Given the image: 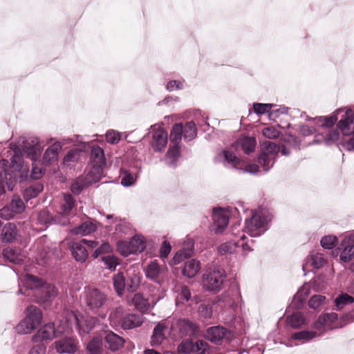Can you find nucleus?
<instances>
[{
	"instance_id": "14",
	"label": "nucleus",
	"mask_w": 354,
	"mask_h": 354,
	"mask_svg": "<svg viewBox=\"0 0 354 354\" xmlns=\"http://www.w3.org/2000/svg\"><path fill=\"white\" fill-rule=\"evenodd\" d=\"M57 295V290L55 286L44 283L38 292H35L38 302L47 303L53 301Z\"/></svg>"
},
{
	"instance_id": "17",
	"label": "nucleus",
	"mask_w": 354,
	"mask_h": 354,
	"mask_svg": "<svg viewBox=\"0 0 354 354\" xmlns=\"http://www.w3.org/2000/svg\"><path fill=\"white\" fill-rule=\"evenodd\" d=\"M55 346L57 351L59 353L72 354L77 350L75 340L72 337H64L56 341Z\"/></svg>"
},
{
	"instance_id": "56",
	"label": "nucleus",
	"mask_w": 354,
	"mask_h": 354,
	"mask_svg": "<svg viewBox=\"0 0 354 354\" xmlns=\"http://www.w3.org/2000/svg\"><path fill=\"white\" fill-rule=\"evenodd\" d=\"M325 297L320 295H316L310 299L308 301V306L310 308L315 310L323 305L325 303Z\"/></svg>"
},
{
	"instance_id": "23",
	"label": "nucleus",
	"mask_w": 354,
	"mask_h": 354,
	"mask_svg": "<svg viewBox=\"0 0 354 354\" xmlns=\"http://www.w3.org/2000/svg\"><path fill=\"white\" fill-rule=\"evenodd\" d=\"M337 317L336 313H327L319 316L314 324V328L319 330L331 328V324L337 319Z\"/></svg>"
},
{
	"instance_id": "21",
	"label": "nucleus",
	"mask_w": 354,
	"mask_h": 354,
	"mask_svg": "<svg viewBox=\"0 0 354 354\" xmlns=\"http://www.w3.org/2000/svg\"><path fill=\"white\" fill-rule=\"evenodd\" d=\"M180 333L187 336H196L199 333V327L188 319H180L178 322Z\"/></svg>"
},
{
	"instance_id": "47",
	"label": "nucleus",
	"mask_w": 354,
	"mask_h": 354,
	"mask_svg": "<svg viewBox=\"0 0 354 354\" xmlns=\"http://www.w3.org/2000/svg\"><path fill=\"white\" fill-rule=\"evenodd\" d=\"M317 333L313 330H302L293 333L291 338L295 340L302 341L303 342H308L315 337Z\"/></svg>"
},
{
	"instance_id": "32",
	"label": "nucleus",
	"mask_w": 354,
	"mask_h": 354,
	"mask_svg": "<svg viewBox=\"0 0 354 354\" xmlns=\"http://www.w3.org/2000/svg\"><path fill=\"white\" fill-rule=\"evenodd\" d=\"M37 321L32 322L30 319V316L25 317L21 322L17 326V331L21 334L30 333L34 329H35L37 325Z\"/></svg>"
},
{
	"instance_id": "37",
	"label": "nucleus",
	"mask_w": 354,
	"mask_h": 354,
	"mask_svg": "<svg viewBox=\"0 0 354 354\" xmlns=\"http://www.w3.org/2000/svg\"><path fill=\"white\" fill-rule=\"evenodd\" d=\"M3 254L6 259L12 263L20 264L23 261L24 256L17 249L6 248L3 250Z\"/></svg>"
},
{
	"instance_id": "24",
	"label": "nucleus",
	"mask_w": 354,
	"mask_h": 354,
	"mask_svg": "<svg viewBox=\"0 0 354 354\" xmlns=\"http://www.w3.org/2000/svg\"><path fill=\"white\" fill-rule=\"evenodd\" d=\"M62 149V145L59 142H56L50 145L45 151L43 156V163L45 165H50L55 161L59 151Z\"/></svg>"
},
{
	"instance_id": "20",
	"label": "nucleus",
	"mask_w": 354,
	"mask_h": 354,
	"mask_svg": "<svg viewBox=\"0 0 354 354\" xmlns=\"http://www.w3.org/2000/svg\"><path fill=\"white\" fill-rule=\"evenodd\" d=\"M142 315L135 313H126L120 326L124 330H128L140 326L143 322Z\"/></svg>"
},
{
	"instance_id": "35",
	"label": "nucleus",
	"mask_w": 354,
	"mask_h": 354,
	"mask_svg": "<svg viewBox=\"0 0 354 354\" xmlns=\"http://www.w3.org/2000/svg\"><path fill=\"white\" fill-rule=\"evenodd\" d=\"M176 297V304L179 306L180 305H185L189 301H193L189 289L187 286L180 287L177 291Z\"/></svg>"
},
{
	"instance_id": "39",
	"label": "nucleus",
	"mask_w": 354,
	"mask_h": 354,
	"mask_svg": "<svg viewBox=\"0 0 354 354\" xmlns=\"http://www.w3.org/2000/svg\"><path fill=\"white\" fill-rule=\"evenodd\" d=\"M88 354H101L103 351L102 339L100 337H95L91 339L86 345Z\"/></svg>"
},
{
	"instance_id": "54",
	"label": "nucleus",
	"mask_w": 354,
	"mask_h": 354,
	"mask_svg": "<svg viewBox=\"0 0 354 354\" xmlns=\"http://www.w3.org/2000/svg\"><path fill=\"white\" fill-rule=\"evenodd\" d=\"M310 266L314 268H319L326 263V259L322 254H311L309 259Z\"/></svg>"
},
{
	"instance_id": "5",
	"label": "nucleus",
	"mask_w": 354,
	"mask_h": 354,
	"mask_svg": "<svg viewBox=\"0 0 354 354\" xmlns=\"http://www.w3.org/2000/svg\"><path fill=\"white\" fill-rule=\"evenodd\" d=\"M91 169L88 177H104L103 169L106 165V158L104 150L97 145H94L91 151Z\"/></svg>"
},
{
	"instance_id": "53",
	"label": "nucleus",
	"mask_w": 354,
	"mask_h": 354,
	"mask_svg": "<svg viewBox=\"0 0 354 354\" xmlns=\"http://www.w3.org/2000/svg\"><path fill=\"white\" fill-rule=\"evenodd\" d=\"M337 242L338 239L336 236L326 235L322 238L320 244L324 249L330 250L333 248L337 245Z\"/></svg>"
},
{
	"instance_id": "61",
	"label": "nucleus",
	"mask_w": 354,
	"mask_h": 354,
	"mask_svg": "<svg viewBox=\"0 0 354 354\" xmlns=\"http://www.w3.org/2000/svg\"><path fill=\"white\" fill-rule=\"evenodd\" d=\"M223 155L226 162L232 166H236L239 164V159L232 152L225 150L223 151Z\"/></svg>"
},
{
	"instance_id": "51",
	"label": "nucleus",
	"mask_w": 354,
	"mask_h": 354,
	"mask_svg": "<svg viewBox=\"0 0 354 354\" xmlns=\"http://www.w3.org/2000/svg\"><path fill=\"white\" fill-rule=\"evenodd\" d=\"M30 316V319L35 322L37 319V325L41 324L42 319L41 310L35 306H30L26 310V317Z\"/></svg>"
},
{
	"instance_id": "2",
	"label": "nucleus",
	"mask_w": 354,
	"mask_h": 354,
	"mask_svg": "<svg viewBox=\"0 0 354 354\" xmlns=\"http://www.w3.org/2000/svg\"><path fill=\"white\" fill-rule=\"evenodd\" d=\"M283 156H288L290 150L282 145L281 148L277 144L268 141L261 145V150L258 158L259 165L265 170H270L274 165L279 152Z\"/></svg>"
},
{
	"instance_id": "60",
	"label": "nucleus",
	"mask_w": 354,
	"mask_h": 354,
	"mask_svg": "<svg viewBox=\"0 0 354 354\" xmlns=\"http://www.w3.org/2000/svg\"><path fill=\"white\" fill-rule=\"evenodd\" d=\"M198 313L201 317L210 318L212 315V307L210 304H202L198 307Z\"/></svg>"
},
{
	"instance_id": "13",
	"label": "nucleus",
	"mask_w": 354,
	"mask_h": 354,
	"mask_svg": "<svg viewBox=\"0 0 354 354\" xmlns=\"http://www.w3.org/2000/svg\"><path fill=\"white\" fill-rule=\"evenodd\" d=\"M337 127L344 136H351L354 133V113L351 109L346 111L338 122Z\"/></svg>"
},
{
	"instance_id": "38",
	"label": "nucleus",
	"mask_w": 354,
	"mask_h": 354,
	"mask_svg": "<svg viewBox=\"0 0 354 354\" xmlns=\"http://www.w3.org/2000/svg\"><path fill=\"white\" fill-rule=\"evenodd\" d=\"M124 315V308L122 306L115 308L109 315L111 324L115 327H120Z\"/></svg>"
},
{
	"instance_id": "7",
	"label": "nucleus",
	"mask_w": 354,
	"mask_h": 354,
	"mask_svg": "<svg viewBox=\"0 0 354 354\" xmlns=\"http://www.w3.org/2000/svg\"><path fill=\"white\" fill-rule=\"evenodd\" d=\"M84 300L86 306L93 310L102 308L107 300V295L95 287H86L84 291Z\"/></svg>"
},
{
	"instance_id": "64",
	"label": "nucleus",
	"mask_w": 354,
	"mask_h": 354,
	"mask_svg": "<svg viewBox=\"0 0 354 354\" xmlns=\"http://www.w3.org/2000/svg\"><path fill=\"white\" fill-rule=\"evenodd\" d=\"M319 121L322 122V125L326 127H330L334 125L337 122V118L335 115L332 116H322L319 118Z\"/></svg>"
},
{
	"instance_id": "9",
	"label": "nucleus",
	"mask_w": 354,
	"mask_h": 354,
	"mask_svg": "<svg viewBox=\"0 0 354 354\" xmlns=\"http://www.w3.org/2000/svg\"><path fill=\"white\" fill-rule=\"evenodd\" d=\"M97 244L98 242L95 241L82 239L80 241L73 243L71 246V250L75 260L83 263L88 257L86 247L88 248H94L97 247Z\"/></svg>"
},
{
	"instance_id": "19",
	"label": "nucleus",
	"mask_w": 354,
	"mask_h": 354,
	"mask_svg": "<svg viewBox=\"0 0 354 354\" xmlns=\"http://www.w3.org/2000/svg\"><path fill=\"white\" fill-rule=\"evenodd\" d=\"M58 335L53 323H48L44 325L37 333L32 337L33 342H38L44 339H51Z\"/></svg>"
},
{
	"instance_id": "42",
	"label": "nucleus",
	"mask_w": 354,
	"mask_h": 354,
	"mask_svg": "<svg viewBox=\"0 0 354 354\" xmlns=\"http://www.w3.org/2000/svg\"><path fill=\"white\" fill-rule=\"evenodd\" d=\"M129 242L134 254L142 252L146 248L145 240L142 235L134 236Z\"/></svg>"
},
{
	"instance_id": "28",
	"label": "nucleus",
	"mask_w": 354,
	"mask_h": 354,
	"mask_svg": "<svg viewBox=\"0 0 354 354\" xmlns=\"http://www.w3.org/2000/svg\"><path fill=\"white\" fill-rule=\"evenodd\" d=\"M105 340L109 345V348L113 351L122 348L124 342L122 337L113 332L106 334Z\"/></svg>"
},
{
	"instance_id": "25",
	"label": "nucleus",
	"mask_w": 354,
	"mask_h": 354,
	"mask_svg": "<svg viewBox=\"0 0 354 354\" xmlns=\"http://www.w3.org/2000/svg\"><path fill=\"white\" fill-rule=\"evenodd\" d=\"M71 317L75 322V325L80 330L85 333H88L95 325V320L91 319L90 320H83V317L75 313H71Z\"/></svg>"
},
{
	"instance_id": "3",
	"label": "nucleus",
	"mask_w": 354,
	"mask_h": 354,
	"mask_svg": "<svg viewBox=\"0 0 354 354\" xmlns=\"http://www.w3.org/2000/svg\"><path fill=\"white\" fill-rule=\"evenodd\" d=\"M196 136L197 129L193 121L187 122L185 124L180 122L173 126L170 133V140L171 142H180L183 137L185 141H190Z\"/></svg>"
},
{
	"instance_id": "31",
	"label": "nucleus",
	"mask_w": 354,
	"mask_h": 354,
	"mask_svg": "<svg viewBox=\"0 0 354 354\" xmlns=\"http://www.w3.org/2000/svg\"><path fill=\"white\" fill-rule=\"evenodd\" d=\"M10 148L14 151V155L11 159L12 168L15 170L21 171L23 169V156L19 147L15 144H10Z\"/></svg>"
},
{
	"instance_id": "44",
	"label": "nucleus",
	"mask_w": 354,
	"mask_h": 354,
	"mask_svg": "<svg viewBox=\"0 0 354 354\" xmlns=\"http://www.w3.org/2000/svg\"><path fill=\"white\" fill-rule=\"evenodd\" d=\"M238 143L241 147L243 151L249 154L254 151L257 142L254 137H244L241 139Z\"/></svg>"
},
{
	"instance_id": "27",
	"label": "nucleus",
	"mask_w": 354,
	"mask_h": 354,
	"mask_svg": "<svg viewBox=\"0 0 354 354\" xmlns=\"http://www.w3.org/2000/svg\"><path fill=\"white\" fill-rule=\"evenodd\" d=\"M17 236V226L13 223H8L1 230V238L3 242L10 243L15 240Z\"/></svg>"
},
{
	"instance_id": "16",
	"label": "nucleus",
	"mask_w": 354,
	"mask_h": 354,
	"mask_svg": "<svg viewBox=\"0 0 354 354\" xmlns=\"http://www.w3.org/2000/svg\"><path fill=\"white\" fill-rule=\"evenodd\" d=\"M167 133L162 128L154 129L152 133V147L155 151H161L167 143Z\"/></svg>"
},
{
	"instance_id": "52",
	"label": "nucleus",
	"mask_w": 354,
	"mask_h": 354,
	"mask_svg": "<svg viewBox=\"0 0 354 354\" xmlns=\"http://www.w3.org/2000/svg\"><path fill=\"white\" fill-rule=\"evenodd\" d=\"M64 203L62 205V213L65 215H68L75 206V201L72 196L69 194H64Z\"/></svg>"
},
{
	"instance_id": "50",
	"label": "nucleus",
	"mask_w": 354,
	"mask_h": 354,
	"mask_svg": "<svg viewBox=\"0 0 354 354\" xmlns=\"http://www.w3.org/2000/svg\"><path fill=\"white\" fill-rule=\"evenodd\" d=\"M101 260L106 268L111 271L115 270L117 266L120 263V261L118 257L111 254L102 256Z\"/></svg>"
},
{
	"instance_id": "34",
	"label": "nucleus",
	"mask_w": 354,
	"mask_h": 354,
	"mask_svg": "<svg viewBox=\"0 0 354 354\" xmlns=\"http://www.w3.org/2000/svg\"><path fill=\"white\" fill-rule=\"evenodd\" d=\"M132 303L136 309L142 313H146L151 308L148 299L143 297L142 295L136 293L132 299Z\"/></svg>"
},
{
	"instance_id": "62",
	"label": "nucleus",
	"mask_w": 354,
	"mask_h": 354,
	"mask_svg": "<svg viewBox=\"0 0 354 354\" xmlns=\"http://www.w3.org/2000/svg\"><path fill=\"white\" fill-rule=\"evenodd\" d=\"M120 139V133L114 130H109L106 133V140L109 143L117 144Z\"/></svg>"
},
{
	"instance_id": "43",
	"label": "nucleus",
	"mask_w": 354,
	"mask_h": 354,
	"mask_svg": "<svg viewBox=\"0 0 354 354\" xmlns=\"http://www.w3.org/2000/svg\"><path fill=\"white\" fill-rule=\"evenodd\" d=\"M287 323L291 327L297 328L306 324V319L301 313L297 312L287 317Z\"/></svg>"
},
{
	"instance_id": "33",
	"label": "nucleus",
	"mask_w": 354,
	"mask_h": 354,
	"mask_svg": "<svg viewBox=\"0 0 354 354\" xmlns=\"http://www.w3.org/2000/svg\"><path fill=\"white\" fill-rule=\"evenodd\" d=\"M200 269V262L196 259H192L185 263L182 272L183 275L192 278L198 272Z\"/></svg>"
},
{
	"instance_id": "58",
	"label": "nucleus",
	"mask_w": 354,
	"mask_h": 354,
	"mask_svg": "<svg viewBox=\"0 0 354 354\" xmlns=\"http://www.w3.org/2000/svg\"><path fill=\"white\" fill-rule=\"evenodd\" d=\"M10 207L12 208V212L17 214L21 213L25 209V205L23 201L19 197H15L12 200Z\"/></svg>"
},
{
	"instance_id": "6",
	"label": "nucleus",
	"mask_w": 354,
	"mask_h": 354,
	"mask_svg": "<svg viewBox=\"0 0 354 354\" xmlns=\"http://www.w3.org/2000/svg\"><path fill=\"white\" fill-rule=\"evenodd\" d=\"M178 354H210L209 345L204 340L194 342L186 339L181 342L177 348Z\"/></svg>"
},
{
	"instance_id": "36",
	"label": "nucleus",
	"mask_w": 354,
	"mask_h": 354,
	"mask_svg": "<svg viewBox=\"0 0 354 354\" xmlns=\"http://www.w3.org/2000/svg\"><path fill=\"white\" fill-rule=\"evenodd\" d=\"M165 328V326L162 324H158L155 326L151 339V346H157L161 344L165 339V335L163 332Z\"/></svg>"
},
{
	"instance_id": "11",
	"label": "nucleus",
	"mask_w": 354,
	"mask_h": 354,
	"mask_svg": "<svg viewBox=\"0 0 354 354\" xmlns=\"http://www.w3.org/2000/svg\"><path fill=\"white\" fill-rule=\"evenodd\" d=\"M230 212L227 209L221 207L213 209L212 218L216 233L222 232L228 225Z\"/></svg>"
},
{
	"instance_id": "10",
	"label": "nucleus",
	"mask_w": 354,
	"mask_h": 354,
	"mask_svg": "<svg viewBox=\"0 0 354 354\" xmlns=\"http://www.w3.org/2000/svg\"><path fill=\"white\" fill-rule=\"evenodd\" d=\"M145 276L147 279L160 283L167 274L166 268L160 266L156 261H151L145 268Z\"/></svg>"
},
{
	"instance_id": "1",
	"label": "nucleus",
	"mask_w": 354,
	"mask_h": 354,
	"mask_svg": "<svg viewBox=\"0 0 354 354\" xmlns=\"http://www.w3.org/2000/svg\"><path fill=\"white\" fill-rule=\"evenodd\" d=\"M272 219V212L264 207L252 211L251 217L245 220V232L251 236L256 237L263 234L268 229Z\"/></svg>"
},
{
	"instance_id": "63",
	"label": "nucleus",
	"mask_w": 354,
	"mask_h": 354,
	"mask_svg": "<svg viewBox=\"0 0 354 354\" xmlns=\"http://www.w3.org/2000/svg\"><path fill=\"white\" fill-rule=\"evenodd\" d=\"M9 170L10 165L8 160L1 159L0 160V177H7L8 175H10Z\"/></svg>"
},
{
	"instance_id": "22",
	"label": "nucleus",
	"mask_w": 354,
	"mask_h": 354,
	"mask_svg": "<svg viewBox=\"0 0 354 354\" xmlns=\"http://www.w3.org/2000/svg\"><path fill=\"white\" fill-rule=\"evenodd\" d=\"M227 330L221 326H213L207 330L206 337L212 343L219 344L226 336Z\"/></svg>"
},
{
	"instance_id": "57",
	"label": "nucleus",
	"mask_w": 354,
	"mask_h": 354,
	"mask_svg": "<svg viewBox=\"0 0 354 354\" xmlns=\"http://www.w3.org/2000/svg\"><path fill=\"white\" fill-rule=\"evenodd\" d=\"M96 250L93 253L92 256L94 258H97L100 255L104 254H108L111 252L112 248L111 246L106 242H104L100 246L98 245L96 247Z\"/></svg>"
},
{
	"instance_id": "41",
	"label": "nucleus",
	"mask_w": 354,
	"mask_h": 354,
	"mask_svg": "<svg viewBox=\"0 0 354 354\" xmlns=\"http://www.w3.org/2000/svg\"><path fill=\"white\" fill-rule=\"evenodd\" d=\"M96 230V225L91 221H85L80 226L74 227L72 233L74 234L87 235Z\"/></svg>"
},
{
	"instance_id": "18",
	"label": "nucleus",
	"mask_w": 354,
	"mask_h": 354,
	"mask_svg": "<svg viewBox=\"0 0 354 354\" xmlns=\"http://www.w3.org/2000/svg\"><path fill=\"white\" fill-rule=\"evenodd\" d=\"M193 248V240L187 239V240L184 243L183 249L178 251L173 257L171 261L172 264H179L185 259L189 258L192 255Z\"/></svg>"
},
{
	"instance_id": "15",
	"label": "nucleus",
	"mask_w": 354,
	"mask_h": 354,
	"mask_svg": "<svg viewBox=\"0 0 354 354\" xmlns=\"http://www.w3.org/2000/svg\"><path fill=\"white\" fill-rule=\"evenodd\" d=\"M126 286L129 292L136 291L140 283V273L136 267H130L127 270Z\"/></svg>"
},
{
	"instance_id": "46",
	"label": "nucleus",
	"mask_w": 354,
	"mask_h": 354,
	"mask_svg": "<svg viewBox=\"0 0 354 354\" xmlns=\"http://www.w3.org/2000/svg\"><path fill=\"white\" fill-rule=\"evenodd\" d=\"M82 151L78 149L70 150L63 159V164L68 167L71 166L73 163L77 162L81 156Z\"/></svg>"
},
{
	"instance_id": "26",
	"label": "nucleus",
	"mask_w": 354,
	"mask_h": 354,
	"mask_svg": "<svg viewBox=\"0 0 354 354\" xmlns=\"http://www.w3.org/2000/svg\"><path fill=\"white\" fill-rule=\"evenodd\" d=\"M171 142L174 143V146L169 147V149H168L165 156V160L167 165L171 167H175L176 165V162L180 155V146L179 142Z\"/></svg>"
},
{
	"instance_id": "59",
	"label": "nucleus",
	"mask_w": 354,
	"mask_h": 354,
	"mask_svg": "<svg viewBox=\"0 0 354 354\" xmlns=\"http://www.w3.org/2000/svg\"><path fill=\"white\" fill-rule=\"evenodd\" d=\"M271 104L254 103L253 109L257 115H262L268 113L272 107Z\"/></svg>"
},
{
	"instance_id": "30",
	"label": "nucleus",
	"mask_w": 354,
	"mask_h": 354,
	"mask_svg": "<svg viewBox=\"0 0 354 354\" xmlns=\"http://www.w3.org/2000/svg\"><path fill=\"white\" fill-rule=\"evenodd\" d=\"M113 283L114 290L117 295L120 297L122 296L125 288H127L126 277L124 273L119 272L114 274L113 277Z\"/></svg>"
},
{
	"instance_id": "12",
	"label": "nucleus",
	"mask_w": 354,
	"mask_h": 354,
	"mask_svg": "<svg viewBox=\"0 0 354 354\" xmlns=\"http://www.w3.org/2000/svg\"><path fill=\"white\" fill-rule=\"evenodd\" d=\"M343 250L340 254V260L344 263L351 261L354 257V234L350 233L342 241Z\"/></svg>"
},
{
	"instance_id": "4",
	"label": "nucleus",
	"mask_w": 354,
	"mask_h": 354,
	"mask_svg": "<svg viewBox=\"0 0 354 354\" xmlns=\"http://www.w3.org/2000/svg\"><path fill=\"white\" fill-rule=\"evenodd\" d=\"M225 278V271L218 268H209L203 276V286L210 291L219 290Z\"/></svg>"
},
{
	"instance_id": "48",
	"label": "nucleus",
	"mask_w": 354,
	"mask_h": 354,
	"mask_svg": "<svg viewBox=\"0 0 354 354\" xmlns=\"http://www.w3.org/2000/svg\"><path fill=\"white\" fill-rule=\"evenodd\" d=\"M353 302L354 298L346 293H342L337 297L335 300V306L337 310H341L344 308L345 306L353 304Z\"/></svg>"
},
{
	"instance_id": "45",
	"label": "nucleus",
	"mask_w": 354,
	"mask_h": 354,
	"mask_svg": "<svg viewBox=\"0 0 354 354\" xmlns=\"http://www.w3.org/2000/svg\"><path fill=\"white\" fill-rule=\"evenodd\" d=\"M73 324H75V322L73 317H71V313H70L68 314L66 320H62L60 322V324L57 329V335L68 333L71 330Z\"/></svg>"
},
{
	"instance_id": "29",
	"label": "nucleus",
	"mask_w": 354,
	"mask_h": 354,
	"mask_svg": "<svg viewBox=\"0 0 354 354\" xmlns=\"http://www.w3.org/2000/svg\"><path fill=\"white\" fill-rule=\"evenodd\" d=\"M22 281L28 289L35 290V292H38L41 287L45 283L38 277L28 274L24 277Z\"/></svg>"
},
{
	"instance_id": "40",
	"label": "nucleus",
	"mask_w": 354,
	"mask_h": 354,
	"mask_svg": "<svg viewBox=\"0 0 354 354\" xmlns=\"http://www.w3.org/2000/svg\"><path fill=\"white\" fill-rule=\"evenodd\" d=\"M43 185L40 183H35L28 186L24 192V199L28 201L35 198L43 190Z\"/></svg>"
},
{
	"instance_id": "49",
	"label": "nucleus",
	"mask_w": 354,
	"mask_h": 354,
	"mask_svg": "<svg viewBox=\"0 0 354 354\" xmlns=\"http://www.w3.org/2000/svg\"><path fill=\"white\" fill-rule=\"evenodd\" d=\"M239 243L236 241H229L222 243L218 248V252L221 255L232 254L236 251Z\"/></svg>"
},
{
	"instance_id": "55",
	"label": "nucleus",
	"mask_w": 354,
	"mask_h": 354,
	"mask_svg": "<svg viewBox=\"0 0 354 354\" xmlns=\"http://www.w3.org/2000/svg\"><path fill=\"white\" fill-rule=\"evenodd\" d=\"M117 250L118 252L124 257H127L131 254H134L133 250H131L130 242L127 241H118L117 243Z\"/></svg>"
},
{
	"instance_id": "8",
	"label": "nucleus",
	"mask_w": 354,
	"mask_h": 354,
	"mask_svg": "<svg viewBox=\"0 0 354 354\" xmlns=\"http://www.w3.org/2000/svg\"><path fill=\"white\" fill-rule=\"evenodd\" d=\"M31 144L28 142V140L26 141V142L23 145V151L27 153L28 156L31 158L32 160V175L30 177H33V175L37 174H43V166L39 162V161H37V158L39 157L40 155V145H39V142L37 139L32 140L31 141Z\"/></svg>"
}]
</instances>
